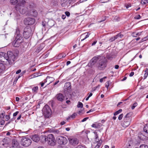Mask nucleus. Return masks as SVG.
Segmentation results:
<instances>
[{"label":"nucleus","mask_w":148,"mask_h":148,"mask_svg":"<svg viewBox=\"0 0 148 148\" xmlns=\"http://www.w3.org/2000/svg\"><path fill=\"white\" fill-rule=\"evenodd\" d=\"M65 123H66V122H65L63 121H62V122H61L60 124H61V125H63L65 124Z\"/></svg>","instance_id":"0e129e2a"},{"label":"nucleus","mask_w":148,"mask_h":148,"mask_svg":"<svg viewBox=\"0 0 148 148\" xmlns=\"http://www.w3.org/2000/svg\"><path fill=\"white\" fill-rule=\"evenodd\" d=\"M40 84L41 85V87H42L45 84L42 82H41L40 83Z\"/></svg>","instance_id":"e2e57ef3"},{"label":"nucleus","mask_w":148,"mask_h":148,"mask_svg":"<svg viewBox=\"0 0 148 148\" xmlns=\"http://www.w3.org/2000/svg\"><path fill=\"white\" fill-rule=\"evenodd\" d=\"M141 3L142 4H146L148 3V0H142Z\"/></svg>","instance_id":"7c9ffc66"},{"label":"nucleus","mask_w":148,"mask_h":148,"mask_svg":"<svg viewBox=\"0 0 148 148\" xmlns=\"http://www.w3.org/2000/svg\"><path fill=\"white\" fill-rule=\"evenodd\" d=\"M66 15L68 17H69L70 15V13L69 12L66 11L65 12Z\"/></svg>","instance_id":"37998d69"},{"label":"nucleus","mask_w":148,"mask_h":148,"mask_svg":"<svg viewBox=\"0 0 148 148\" xmlns=\"http://www.w3.org/2000/svg\"><path fill=\"white\" fill-rule=\"evenodd\" d=\"M16 30L15 39L22 43L23 42L24 39L22 35L20 33V31L19 29L17 28L16 29Z\"/></svg>","instance_id":"9d476101"},{"label":"nucleus","mask_w":148,"mask_h":148,"mask_svg":"<svg viewBox=\"0 0 148 148\" xmlns=\"http://www.w3.org/2000/svg\"><path fill=\"white\" fill-rule=\"evenodd\" d=\"M54 79V78L53 77H50L49 76H47V81H48L49 83L48 84L52 82Z\"/></svg>","instance_id":"5701e85b"},{"label":"nucleus","mask_w":148,"mask_h":148,"mask_svg":"<svg viewBox=\"0 0 148 148\" xmlns=\"http://www.w3.org/2000/svg\"><path fill=\"white\" fill-rule=\"evenodd\" d=\"M10 147L12 148H20L21 147L18 142L16 139H13L12 142V146Z\"/></svg>","instance_id":"dca6fc26"},{"label":"nucleus","mask_w":148,"mask_h":148,"mask_svg":"<svg viewBox=\"0 0 148 148\" xmlns=\"http://www.w3.org/2000/svg\"><path fill=\"white\" fill-rule=\"evenodd\" d=\"M38 90V87L37 86H35L32 88V90L33 92L35 93L37 92Z\"/></svg>","instance_id":"393cba45"},{"label":"nucleus","mask_w":148,"mask_h":148,"mask_svg":"<svg viewBox=\"0 0 148 148\" xmlns=\"http://www.w3.org/2000/svg\"><path fill=\"white\" fill-rule=\"evenodd\" d=\"M93 133L95 134V143H97L99 141V139H98L99 138L98 134H97V132L96 131L93 132Z\"/></svg>","instance_id":"4be33fe9"},{"label":"nucleus","mask_w":148,"mask_h":148,"mask_svg":"<svg viewBox=\"0 0 148 148\" xmlns=\"http://www.w3.org/2000/svg\"><path fill=\"white\" fill-rule=\"evenodd\" d=\"M31 143V140L29 138H23L21 139V144L25 147L29 146Z\"/></svg>","instance_id":"1a4fd4ad"},{"label":"nucleus","mask_w":148,"mask_h":148,"mask_svg":"<svg viewBox=\"0 0 148 148\" xmlns=\"http://www.w3.org/2000/svg\"><path fill=\"white\" fill-rule=\"evenodd\" d=\"M123 116V114H120L118 117V119L119 120H121L122 119Z\"/></svg>","instance_id":"79ce46f5"},{"label":"nucleus","mask_w":148,"mask_h":148,"mask_svg":"<svg viewBox=\"0 0 148 148\" xmlns=\"http://www.w3.org/2000/svg\"><path fill=\"white\" fill-rule=\"evenodd\" d=\"M52 132L54 134H59L60 133V131L57 129L53 130Z\"/></svg>","instance_id":"cd10ccee"},{"label":"nucleus","mask_w":148,"mask_h":148,"mask_svg":"<svg viewBox=\"0 0 148 148\" xmlns=\"http://www.w3.org/2000/svg\"><path fill=\"white\" fill-rule=\"evenodd\" d=\"M91 126L93 127L97 128L99 127V125H98V124H92Z\"/></svg>","instance_id":"473e14b6"},{"label":"nucleus","mask_w":148,"mask_h":148,"mask_svg":"<svg viewBox=\"0 0 148 148\" xmlns=\"http://www.w3.org/2000/svg\"><path fill=\"white\" fill-rule=\"evenodd\" d=\"M113 37L115 40L118 37V34H117V35L114 36Z\"/></svg>","instance_id":"680f3d73"},{"label":"nucleus","mask_w":148,"mask_h":148,"mask_svg":"<svg viewBox=\"0 0 148 148\" xmlns=\"http://www.w3.org/2000/svg\"><path fill=\"white\" fill-rule=\"evenodd\" d=\"M6 53L3 52H0V65L3 66V64H6V62H7L6 58Z\"/></svg>","instance_id":"f8f14e48"},{"label":"nucleus","mask_w":148,"mask_h":148,"mask_svg":"<svg viewBox=\"0 0 148 148\" xmlns=\"http://www.w3.org/2000/svg\"><path fill=\"white\" fill-rule=\"evenodd\" d=\"M33 15L34 16L36 17L38 14V13L36 10H34L33 11Z\"/></svg>","instance_id":"4c0bfd02"},{"label":"nucleus","mask_w":148,"mask_h":148,"mask_svg":"<svg viewBox=\"0 0 148 148\" xmlns=\"http://www.w3.org/2000/svg\"><path fill=\"white\" fill-rule=\"evenodd\" d=\"M66 15H62V19H64L66 18Z\"/></svg>","instance_id":"052dcab7"},{"label":"nucleus","mask_w":148,"mask_h":148,"mask_svg":"<svg viewBox=\"0 0 148 148\" xmlns=\"http://www.w3.org/2000/svg\"><path fill=\"white\" fill-rule=\"evenodd\" d=\"M145 72L146 73H145V74H144V79H145L146 78V77H147L148 75V72Z\"/></svg>","instance_id":"a18cd8bd"},{"label":"nucleus","mask_w":148,"mask_h":148,"mask_svg":"<svg viewBox=\"0 0 148 148\" xmlns=\"http://www.w3.org/2000/svg\"><path fill=\"white\" fill-rule=\"evenodd\" d=\"M119 68V66L118 65H116L115 66V68L116 69H118Z\"/></svg>","instance_id":"69168bd1"},{"label":"nucleus","mask_w":148,"mask_h":148,"mask_svg":"<svg viewBox=\"0 0 148 148\" xmlns=\"http://www.w3.org/2000/svg\"><path fill=\"white\" fill-rule=\"evenodd\" d=\"M88 119V117H87L85 118H84V119H83L82 120V122H84V121H86Z\"/></svg>","instance_id":"8fccbe9b"},{"label":"nucleus","mask_w":148,"mask_h":148,"mask_svg":"<svg viewBox=\"0 0 148 148\" xmlns=\"http://www.w3.org/2000/svg\"><path fill=\"white\" fill-rule=\"evenodd\" d=\"M21 72V69H19L16 72V74H18L20 73Z\"/></svg>","instance_id":"6e6d98bb"},{"label":"nucleus","mask_w":148,"mask_h":148,"mask_svg":"<svg viewBox=\"0 0 148 148\" xmlns=\"http://www.w3.org/2000/svg\"><path fill=\"white\" fill-rule=\"evenodd\" d=\"M138 105V104L136 102H135L133 104L132 106L131 107V109L133 110Z\"/></svg>","instance_id":"f704fd0d"},{"label":"nucleus","mask_w":148,"mask_h":148,"mask_svg":"<svg viewBox=\"0 0 148 148\" xmlns=\"http://www.w3.org/2000/svg\"><path fill=\"white\" fill-rule=\"evenodd\" d=\"M97 42V40H95V41L92 43V46H93V45H94L96 43V42Z\"/></svg>","instance_id":"bf43d9fd"},{"label":"nucleus","mask_w":148,"mask_h":148,"mask_svg":"<svg viewBox=\"0 0 148 148\" xmlns=\"http://www.w3.org/2000/svg\"><path fill=\"white\" fill-rule=\"evenodd\" d=\"M131 6V4H127L125 6V7L127 8H128L129 7H130Z\"/></svg>","instance_id":"5fc2aeb1"},{"label":"nucleus","mask_w":148,"mask_h":148,"mask_svg":"<svg viewBox=\"0 0 148 148\" xmlns=\"http://www.w3.org/2000/svg\"><path fill=\"white\" fill-rule=\"evenodd\" d=\"M97 68L100 70L104 69L107 66V61L105 59L101 58L100 57H98V59L97 60Z\"/></svg>","instance_id":"f03ea898"},{"label":"nucleus","mask_w":148,"mask_h":148,"mask_svg":"<svg viewBox=\"0 0 148 148\" xmlns=\"http://www.w3.org/2000/svg\"><path fill=\"white\" fill-rule=\"evenodd\" d=\"M47 142L49 145L51 146H54L56 145V142L54 136L51 134L47 136Z\"/></svg>","instance_id":"7ed1b4c3"},{"label":"nucleus","mask_w":148,"mask_h":148,"mask_svg":"<svg viewBox=\"0 0 148 148\" xmlns=\"http://www.w3.org/2000/svg\"><path fill=\"white\" fill-rule=\"evenodd\" d=\"M76 148H84V147L82 145H78Z\"/></svg>","instance_id":"13d9d810"},{"label":"nucleus","mask_w":148,"mask_h":148,"mask_svg":"<svg viewBox=\"0 0 148 148\" xmlns=\"http://www.w3.org/2000/svg\"><path fill=\"white\" fill-rule=\"evenodd\" d=\"M5 112L4 111H3V112L1 113L0 114V118L1 119H3L5 116Z\"/></svg>","instance_id":"2f4dec72"},{"label":"nucleus","mask_w":148,"mask_h":148,"mask_svg":"<svg viewBox=\"0 0 148 148\" xmlns=\"http://www.w3.org/2000/svg\"><path fill=\"white\" fill-rule=\"evenodd\" d=\"M66 55L63 54V53H61L59 54L57 57L58 59H60L62 58H64L66 56Z\"/></svg>","instance_id":"b1692460"},{"label":"nucleus","mask_w":148,"mask_h":148,"mask_svg":"<svg viewBox=\"0 0 148 148\" xmlns=\"http://www.w3.org/2000/svg\"><path fill=\"white\" fill-rule=\"evenodd\" d=\"M59 80H58L54 84H53V85L54 86H55L56 85V84H57L59 82Z\"/></svg>","instance_id":"338daca9"},{"label":"nucleus","mask_w":148,"mask_h":148,"mask_svg":"<svg viewBox=\"0 0 148 148\" xmlns=\"http://www.w3.org/2000/svg\"><path fill=\"white\" fill-rule=\"evenodd\" d=\"M10 118V116L9 115H6L5 116V121H8V120Z\"/></svg>","instance_id":"a19ab883"},{"label":"nucleus","mask_w":148,"mask_h":148,"mask_svg":"<svg viewBox=\"0 0 148 148\" xmlns=\"http://www.w3.org/2000/svg\"><path fill=\"white\" fill-rule=\"evenodd\" d=\"M43 115L46 118H48L51 116V110L49 106L48 105H45L42 110Z\"/></svg>","instance_id":"20e7f679"},{"label":"nucleus","mask_w":148,"mask_h":148,"mask_svg":"<svg viewBox=\"0 0 148 148\" xmlns=\"http://www.w3.org/2000/svg\"><path fill=\"white\" fill-rule=\"evenodd\" d=\"M118 34V37H119L121 38H122L123 36V35L122 34H121L120 33L119 34Z\"/></svg>","instance_id":"603ef678"},{"label":"nucleus","mask_w":148,"mask_h":148,"mask_svg":"<svg viewBox=\"0 0 148 148\" xmlns=\"http://www.w3.org/2000/svg\"><path fill=\"white\" fill-rule=\"evenodd\" d=\"M26 0H21L20 3H19L15 6V9L17 11H20L22 9L23 10V8L24 7V5L26 3Z\"/></svg>","instance_id":"ddd939ff"},{"label":"nucleus","mask_w":148,"mask_h":148,"mask_svg":"<svg viewBox=\"0 0 148 148\" xmlns=\"http://www.w3.org/2000/svg\"><path fill=\"white\" fill-rule=\"evenodd\" d=\"M19 1V0H10V3L12 5H15Z\"/></svg>","instance_id":"a878e982"},{"label":"nucleus","mask_w":148,"mask_h":148,"mask_svg":"<svg viewBox=\"0 0 148 148\" xmlns=\"http://www.w3.org/2000/svg\"><path fill=\"white\" fill-rule=\"evenodd\" d=\"M98 59V57H94L90 61L87 65V66L91 68H93L94 67L97 68L96 65L97 64Z\"/></svg>","instance_id":"0eeeda50"},{"label":"nucleus","mask_w":148,"mask_h":148,"mask_svg":"<svg viewBox=\"0 0 148 148\" xmlns=\"http://www.w3.org/2000/svg\"><path fill=\"white\" fill-rule=\"evenodd\" d=\"M98 143H97V145L95 147H97V148H99V147L101 146V143L102 142V141L101 140H99L98 142Z\"/></svg>","instance_id":"c85d7f7f"},{"label":"nucleus","mask_w":148,"mask_h":148,"mask_svg":"<svg viewBox=\"0 0 148 148\" xmlns=\"http://www.w3.org/2000/svg\"><path fill=\"white\" fill-rule=\"evenodd\" d=\"M31 138L33 141L36 142H38L40 140V137L38 134H34L32 136Z\"/></svg>","instance_id":"412c9836"},{"label":"nucleus","mask_w":148,"mask_h":148,"mask_svg":"<svg viewBox=\"0 0 148 148\" xmlns=\"http://www.w3.org/2000/svg\"><path fill=\"white\" fill-rule=\"evenodd\" d=\"M144 131L148 133V124L145 125L143 128Z\"/></svg>","instance_id":"bb28decb"},{"label":"nucleus","mask_w":148,"mask_h":148,"mask_svg":"<svg viewBox=\"0 0 148 148\" xmlns=\"http://www.w3.org/2000/svg\"><path fill=\"white\" fill-rule=\"evenodd\" d=\"M115 40L114 39V38L113 37H112L109 40V41L111 42H113L114 40Z\"/></svg>","instance_id":"09e8293b"},{"label":"nucleus","mask_w":148,"mask_h":148,"mask_svg":"<svg viewBox=\"0 0 148 148\" xmlns=\"http://www.w3.org/2000/svg\"><path fill=\"white\" fill-rule=\"evenodd\" d=\"M107 78V77L106 76H105V77H103L102 78H101V79H100V82L101 83H102L103 82V80L104 79H106Z\"/></svg>","instance_id":"c03bdc74"},{"label":"nucleus","mask_w":148,"mask_h":148,"mask_svg":"<svg viewBox=\"0 0 148 148\" xmlns=\"http://www.w3.org/2000/svg\"><path fill=\"white\" fill-rule=\"evenodd\" d=\"M24 24L26 25H32L35 23V20L33 18L27 17L24 20Z\"/></svg>","instance_id":"4468645a"},{"label":"nucleus","mask_w":148,"mask_h":148,"mask_svg":"<svg viewBox=\"0 0 148 148\" xmlns=\"http://www.w3.org/2000/svg\"><path fill=\"white\" fill-rule=\"evenodd\" d=\"M17 53L15 54L11 51H8L6 55V59L8 62H6L5 64L7 65L14 63L17 59Z\"/></svg>","instance_id":"f257e3e1"},{"label":"nucleus","mask_w":148,"mask_h":148,"mask_svg":"<svg viewBox=\"0 0 148 148\" xmlns=\"http://www.w3.org/2000/svg\"><path fill=\"white\" fill-rule=\"evenodd\" d=\"M138 33L136 34L135 32H133L132 34V36L134 37H136L138 35Z\"/></svg>","instance_id":"49530a36"},{"label":"nucleus","mask_w":148,"mask_h":148,"mask_svg":"<svg viewBox=\"0 0 148 148\" xmlns=\"http://www.w3.org/2000/svg\"><path fill=\"white\" fill-rule=\"evenodd\" d=\"M56 140L58 143L60 145H65L68 142L66 138L65 137L62 136H57Z\"/></svg>","instance_id":"6e6552de"},{"label":"nucleus","mask_w":148,"mask_h":148,"mask_svg":"<svg viewBox=\"0 0 148 148\" xmlns=\"http://www.w3.org/2000/svg\"><path fill=\"white\" fill-rule=\"evenodd\" d=\"M32 31V29L30 27L27 26L25 27L23 33L24 38L26 39L29 38L31 35Z\"/></svg>","instance_id":"423d86ee"},{"label":"nucleus","mask_w":148,"mask_h":148,"mask_svg":"<svg viewBox=\"0 0 148 148\" xmlns=\"http://www.w3.org/2000/svg\"><path fill=\"white\" fill-rule=\"evenodd\" d=\"M38 76H39V75H38V73H34L32 75V76L33 77H31V78L37 77Z\"/></svg>","instance_id":"ea45409f"},{"label":"nucleus","mask_w":148,"mask_h":148,"mask_svg":"<svg viewBox=\"0 0 148 148\" xmlns=\"http://www.w3.org/2000/svg\"><path fill=\"white\" fill-rule=\"evenodd\" d=\"M129 113H127L124 118L123 122L122 123V125L124 127L128 126L131 121V117L129 116Z\"/></svg>","instance_id":"39448f33"},{"label":"nucleus","mask_w":148,"mask_h":148,"mask_svg":"<svg viewBox=\"0 0 148 148\" xmlns=\"http://www.w3.org/2000/svg\"><path fill=\"white\" fill-rule=\"evenodd\" d=\"M134 74V72H132L130 74V76H132Z\"/></svg>","instance_id":"864d4df0"},{"label":"nucleus","mask_w":148,"mask_h":148,"mask_svg":"<svg viewBox=\"0 0 148 148\" xmlns=\"http://www.w3.org/2000/svg\"><path fill=\"white\" fill-rule=\"evenodd\" d=\"M71 63V62L70 61H68L66 62V65H68Z\"/></svg>","instance_id":"774afa93"},{"label":"nucleus","mask_w":148,"mask_h":148,"mask_svg":"<svg viewBox=\"0 0 148 148\" xmlns=\"http://www.w3.org/2000/svg\"><path fill=\"white\" fill-rule=\"evenodd\" d=\"M86 33H85L82 34L80 37V38L81 39V41H82L84 40L86 38L88 37L89 35L90 34V33L87 32V34H86Z\"/></svg>","instance_id":"a211bd4d"},{"label":"nucleus","mask_w":148,"mask_h":148,"mask_svg":"<svg viewBox=\"0 0 148 148\" xmlns=\"http://www.w3.org/2000/svg\"><path fill=\"white\" fill-rule=\"evenodd\" d=\"M77 107L78 108H82L83 107V104L82 103L80 102H79L77 105Z\"/></svg>","instance_id":"72a5a7b5"},{"label":"nucleus","mask_w":148,"mask_h":148,"mask_svg":"<svg viewBox=\"0 0 148 148\" xmlns=\"http://www.w3.org/2000/svg\"><path fill=\"white\" fill-rule=\"evenodd\" d=\"M71 84L70 82H67L65 84L64 86V92L67 94L69 93L71 91Z\"/></svg>","instance_id":"2eb2a0df"},{"label":"nucleus","mask_w":148,"mask_h":148,"mask_svg":"<svg viewBox=\"0 0 148 148\" xmlns=\"http://www.w3.org/2000/svg\"><path fill=\"white\" fill-rule=\"evenodd\" d=\"M147 39H148V36L145 37L143 39V41H145Z\"/></svg>","instance_id":"4d7b16f0"},{"label":"nucleus","mask_w":148,"mask_h":148,"mask_svg":"<svg viewBox=\"0 0 148 148\" xmlns=\"http://www.w3.org/2000/svg\"><path fill=\"white\" fill-rule=\"evenodd\" d=\"M47 136L42 135L40 137L39 140L41 143H45L47 141Z\"/></svg>","instance_id":"6ab92c4d"},{"label":"nucleus","mask_w":148,"mask_h":148,"mask_svg":"<svg viewBox=\"0 0 148 148\" xmlns=\"http://www.w3.org/2000/svg\"><path fill=\"white\" fill-rule=\"evenodd\" d=\"M141 17V16L140 15H138V16H135L134 17V18L136 19H140Z\"/></svg>","instance_id":"de8ad7c7"},{"label":"nucleus","mask_w":148,"mask_h":148,"mask_svg":"<svg viewBox=\"0 0 148 148\" xmlns=\"http://www.w3.org/2000/svg\"><path fill=\"white\" fill-rule=\"evenodd\" d=\"M140 148H148V146L145 145L143 144L140 146Z\"/></svg>","instance_id":"e433bc0d"},{"label":"nucleus","mask_w":148,"mask_h":148,"mask_svg":"<svg viewBox=\"0 0 148 148\" xmlns=\"http://www.w3.org/2000/svg\"><path fill=\"white\" fill-rule=\"evenodd\" d=\"M56 97L58 101L61 102L62 101L64 98V96L61 93L57 94L56 96Z\"/></svg>","instance_id":"f3484780"},{"label":"nucleus","mask_w":148,"mask_h":148,"mask_svg":"<svg viewBox=\"0 0 148 148\" xmlns=\"http://www.w3.org/2000/svg\"><path fill=\"white\" fill-rule=\"evenodd\" d=\"M68 139L70 145L75 146L79 143V140L76 138L71 137L69 138Z\"/></svg>","instance_id":"9b49d317"},{"label":"nucleus","mask_w":148,"mask_h":148,"mask_svg":"<svg viewBox=\"0 0 148 148\" xmlns=\"http://www.w3.org/2000/svg\"><path fill=\"white\" fill-rule=\"evenodd\" d=\"M122 110L121 109H120L119 110L116 111L115 112H114V116H116L118 114H119L121 112Z\"/></svg>","instance_id":"c9c22d12"},{"label":"nucleus","mask_w":148,"mask_h":148,"mask_svg":"<svg viewBox=\"0 0 148 148\" xmlns=\"http://www.w3.org/2000/svg\"><path fill=\"white\" fill-rule=\"evenodd\" d=\"M77 115V114L76 113H74L70 116H68L67 119H69L71 117L73 119Z\"/></svg>","instance_id":"c756f323"},{"label":"nucleus","mask_w":148,"mask_h":148,"mask_svg":"<svg viewBox=\"0 0 148 148\" xmlns=\"http://www.w3.org/2000/svg\"><path fill=\"white\" fill-rule=\"evenodd\" d=\"M18 112H19L18 111H17V112H15L13 114V116H16L17 115V114H18Z\"/></svg>","instance_id":"3c124183"},{"label":"nucleus","mask_w":148,"mask_h":148,"mask_svg":"<svg viewBox=\"0 0 148 148\" xmlns=\"http://www.w3.org/2000/svg\"><path fill=\"white\" fill-rule=\"evenodd\" d=\"M110 81H107L106 83L105 87L107 88V89L109 86V82Z\"/></svg>","instance_id":"58836bf2"},{"label":"nucleus","mask_w":148,"mask_h":148,"mask_svg":"<svg viewBox=\"0 0 148 148\" xmlns=\"http://www.w3.org/2000/svg\"><path fill=\"white\" fill-rule=\"evenodd\" d=\"M22 42H19V41L16 40V39L15 40L12 42L13 45L15 47H18L20 46Z\"/></svg>","instance_id":"aec40b11"}]
</instances>
